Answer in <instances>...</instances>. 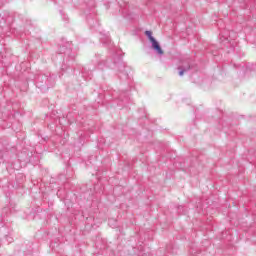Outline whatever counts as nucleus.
Wrapping results in <instances>:
<instances>
[{
	"instance_id": "nucleus-1",
	"label": "nucleus",
	"mask_w": 256,
	"mask_h": 256,
	"mask_svg": "<svg viewBox=\"0 0 256 256\" xmlns=\"http://www.w3.org/2000/svg\"><path fill=\"white\" fill-rule=\"evenodd\" d=\"M152 49L155 50V52L158 55H163V49H161V45L159 44V42L157 40H155L154 42H152Z\"/></svg>"
},
{
	"instance_id": "nucleus-2",
	"label": "nucleus",
	"mask_w": 256,
	"mask_h": 256,
	"mask_svg": "<svg viewBox=\"0 0 256 256\" xmlns=\"http://www.w3.org/2000/svg\"><path fill=\"white\" fill-rule=\"evenodd\" d=\"M179 75L180 77H183V75L185 74V71H191V65L188 64L187 66H179Z\"/></svg>"
},
{
	"instance_id": "nucleus-3",
	"label": "nucleus",
	"mask_w": 256,
	"mask_h": 256,
	"mask_svg": "<svg viewBox=\"0 0 256 256\" xmlns=\"http://www.w3.org/2000/svg\"><path fill=\"white\" fill-rule=\"evenodd\" d=\"M145 35H146V37H148V39H149V37L153 35V32H151V30H146V31H145Z\"/></svg>"
},
{
	"instance_id": "nucleus-4",
	"label": "nucleus",
	"mask_w": 256,
	"mask_h": 256,
	"mask_svg": "<svg viewBox=\"0 0 256 256\" xmlns=\"http://www.w3.org/2000/svg\"><path fill=\"white\" fill-rule=\"evenodd\" d=\"M148 39H149V41H150L151 44L154 43L155 41H157V40L155 39V37H153V35L150 36V37H148Z\"/></svg>"
}]
</instances>
